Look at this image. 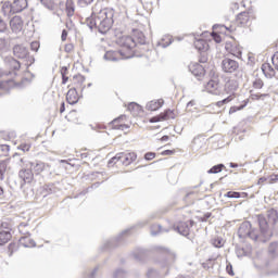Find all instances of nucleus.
<instances>
[{"label":"nucleus","mask_w":278,"mask_h":278,"mask_svg":"<svg viewBox=\"0 0 278 278\" xmlns=\"http://www.w3.org/2000/svg\"><path fill=\"white\" fill-rule=\"evenodd\" d=\"M258 227L260 231L253 229L251 222H243L238 229V236L243 239L250 238V240L254 242H268V239L273 238V231L268 228L266 217L262 215L258 216Z\"/></svg>","instance_id":"1"},{"label":"nucleus","mask_w":278,"mask_h":278,"mask_svg":"<svg viewBox=\"0 0 278 278\" xmlns=\"http://www.w3.org/2000/svg\"><path fill=\"white\" fill-rule=\"evenodd\" d=\"M86 23L90 29H98L100 34H108L114 25V10L102 9L97 15L87 17Z\"/></svg>","instance_id":"2"},{"label":"nucleus","mask_w":278,"mask_h":278,"mask_svg":"<svg viewBox=\"0 0 278 278\" xmlns=\"http://www.w3.org/2000/svg\"><path fill=\"white\" fill-rule=\"evenodd\" d=\"M27 0L5 1L1 5V12L3 16H12V14H18L23 12V10H27Z\"/></svg>","instance_id":"3"},{"label":"nucleus","mask_w":278,"mask_h":278,"mask_svg":"<svg viewBox=\"0 0 278 278\" xmlns=\"http://www.w3.org/2000/svg\"><path fill=\"white\" fill-rule=\"evenodd\" d=\"M137 157L136 152H119L109 161V166H114L117 162H121L123 166H129V164L136 162Z\"/></svg>","instance_id":"4"},{"label":"nucleus","mask_w":278,"mask_h":278,"mask_svg":"<svg viewBox=\"0 0 278 278\" xmlns=\"http://www.w3.org/2000/svg\"><path fill=\"white\" fill-rule=\"evenodd\" d=\"M13 55L18 60H24L25 66H31L36 59L33 55H29V50L23 45H16L13 47Z\"/></svg>","instance_id":"5"},{"label":"nucleus","mask_w":278,"mask_h":278,"mask_svg":"<svg viewBox=\"0 0 278 278\" xmlns=\"http://www.w3.org/2000/svg\"><path fill=\"white\" fill-rule=\"evenodd\" d=\"M222 71H224V73H237L238 77H242V72L240 71V63L229 58L223 59Z\"/></svg>","instance_id":"6"},{"label":"nucleus","mask_w":278,"mask_h":278,"mask_svg":"<svg viewBox=\"0 0 278 278\" xmlns=\"http://www.w3.org/2000/svg\"><path fill=\"white\" fill-rule=\"evenodd\" d=\"M225 49L227 53H230V55H233L235 58H242V47H240L238 42L233 40L226 41Z\"/></svg>","instance_id":"7"},{"label":"nucleus","mask_w":278,"mask_h":278,"mask_svg":"<svg viewBox=\"0 0 278 278\" xmlns=\"http://www.w3.org/2000/svg\"><path fill=\"white\" fill-rule=\"evenodd\" d=\"M117 45L124 49L131 50L136 48V39L131 36H122L117 39Z\"/></svg>","instance_id":"8"},{"label":"nucleus","mask_w":278,"mask_h":278,"mask_svg":"<svg viewBox=\"0 0 278 278\" xmlns=\"http://www.w3.org/2000/svg\"><path fill=\"white\" fill-rule=\"evenodd\" d=\"M20 179H22L23 184L21 185V188H23L24 184H31L34 181V172L31 169H22L18 173Z\"/></svg>","instance_id":"9"},{"label":"nucleus","mask_w":278,"mask_h":278,"mask_svg":"<svg viewBox=\"0 0 278 278\" xmlns=\"http://www.w3.org/2000/svg\"><path fill=\"white\" fill-rule=\"evenodd\" d=\"M192 225H194L193 220L180 222L176 229L180 236H190V227H192Z\"/></svg>","instance_id":"10"},{"label":"nucleus","mask_w":278,"mask_h":278,"mask_svg":"<svg viewBox=\"0 0 278 278\" xmlns=\"http://www.w3.org/2000/svg\"><path fill=\"white\" fill-rule=\"evenodd\" d=\"M23 18L21 16H14L10 21V27L14 34H20V31H23Z\"/></svg>","instance_id":"11"},{"label":"nucleus","mask_w":278,"mask_h":278,"mask_svg":"<svg viewBox=\"0 0 278 278\" xmlns=\"http://www.w3.org/2000/svg\"><path fill=\"white\" fill-rule=\"evenodd\" d=\"M189 71L194 75V77H198V79H201L205 75V67L199 63H192L189 65Z\"/></svg>","instance_id":"12"},{"label":"nucleus","mask_w":278,"mask_h":278,"mask_svg":"<svg viewBox=\"0 0 278 278\" xmlns=\"http://www.w3.org/2000/svg\"><path fill=\"white\" fill-rule=\"evenodd\" d=\"M177 262V254L175 252H168L165 260L161 263L162 268H170Z\"/></svg>","instance_id":"13"},{"label":"nucleus","mask_w":278,"mask_h":278,"mask_svg":"<svg viewBox=\"0 0 278 278\" xmlns=\"http://www.w3.org/2000/svg\"><path fill=\"white\" fill-rule=\"evenodd\" d=\"M238 80L230 79L225 84L224 90L229 97H233L236 94V90H238Z\"/></svg>","instance_id":"14"},{"label":"nucleus","mask_w":278,"mask_h":278,"mask_svg":"<svg viewBox=\"0 0 278 278\" xmlns=\"http://www.w3.org/2000/svg\"><path fill=\"white\" fill-rule=\"evenodd\" d=\"M205 88H206L207 92H210L211 94H220V91L218 90V88H220V85L218 84L217 80L211 79L206 84Z\"/></svg>","instance_id":"15"},{"label":"nucleus","mask_w":278,"mask_h":278,"mask_svg":"<svg viewBox=\"0 0 278 278\" xmlns=\"http://www.w3.org/2000/svg\"><path fill=\"white\" fill-rule=\"evenodd\" d=\"M29 168H31L34 170V173H36V175H40V173H42L43 170H47V168H49V165L37 161L36 163H29Z\"/></svg>","instance_id":"16"},{"label":"nucleus","mask_w":278,"mask_h":278,"mask_svg":"<svg viewBox=\"0 0 278 278\" xmlns=\"http://www.w3.org/2000/svg\"><path fill=\"white\" fill-rule=\"evenodd\" d=\"M20 244L25 249H33V247H36V241L29 235H26L21 237Z\"/></svg>","instance_id":"17"},{"label":"nucleus","mask_w":278,"mask_h":278,"mask_svg":"<svg viewBox=\"0 0 278 278\" xmlns=\"http://www.w3.org/2000/svg\"><path fill=\"white\" fill-rule=\"evenodd\" d=\"M66 101L70 105H75L79 99L77 98V89H70L66 94Z\"/></svg>","instance_id":"18"},{"label":"nucleus","mask_w":278,"mask_h":278,"mask_svg":"<svg viewBox=\"0 0 278 278\" xmlns=\"http://www.w3.org/2000/svg\"><path fill=\"white\" fill-rule=\"evenodd\" d=\"M164 105V100H152L147 104V110L150 112H156V110H160Z\"/></svg>","instance_id":"19"},{"label":"nucleus","mask_w":278,"mask_h":278,"mask_svg":"<svg viewBox=\"0 0 278 278\" xmlns=\"http://www.w3.org/2000/svg\"><path fill=\"white\" fill-rule=\"evenodd\" d=\"M262 71L267 79H273V77H275V68H273L270 64L264 63L262 65Z\"/></svg>","instance_id":"20"},{"label":"nucleus","mask_w":278,"mask_h":278,"mask_svg":"<svg viewBox=\"0 0 278 278\" xmlns=\"http://www.w3.org/2000/svg\"><path fill=\"white\" fill-rule=\"evenodd\" d=\"M136 45H146L147 38L144 37V33L138 29L134 30V37Z\"/></svg>","instance_id":"21"},{"label":"nucleus","mask_w":278,"mask_h":278,"mask_svg":"<svg viewBox=\"0 0 278 278\" xmlns=\"http://www.w3.org/2000/svg\"><path fill=\"white\" fill-rule=\"evenodd\" d=\"M194 47H195V49H198V51H201V53H202L203 51H207V48L210 46L207 45L206 40H204V39H197L194 41Z\"/></svg>","instance_id":"22"},{"label":"nucleus","mask_w":278,"mask_h":278,"mask_svg":"<svg viewBox=\"0 0 278 278\" xmlns=\"http://www.w3.org/2000/svg\"><path fill=\"white\" fill-rule=\"evenodd\" d=\"M151 236H160V233L168 232V229H163L162 225L153 224L150 228Z\"/></svg>","instance_id":"23"},{"label":"nucleus","mask_w":278,"mask_h":278,"mask_svg":"<svg viewBox=\"0 0 278 278\" xmlns=\"http://www.w3.org/2000/svg\"><path fill=\"white\" fill-rule=\"evenodd\" d=\"M10 240H12V233L10 231L0 232V247H3V244H8Z\"/></svg>","instance_id":"24"},{"label":"nucleus","mask_w":278,"mask_h":278,"mask_svg":"<svg viewBox=\"0 0 278 278\" xmlns=\"http://www.w3.org/2000/svg\"><path fill=\"white\" fill-rule=\"evenodd\" d=\"M267 218H268V223H271V225H277V220H278L277 211L274 208L267 211Z\"/></svg>","instance_id":"25"},{"label":"nucleus","mask_w":278,"mask_h":278,"mask_svg":"<svg viewBox=\"0 0 278 278\" xmlns=\"http://www.w3.org/2000/svg\"><path fill=\"white\" fill-rule=\"evenodd\" d=\"M65 8H66L67 16L68 17L74 16V14H75V2H73V0H66Z\"/></svg>","instance_id":"26"},{"label":"nucleus","mask_w":278,"mask_h":278,"mask_svg":"<svg viewBox=\"0 0 278 278\" xmlns=\"http://www.w3.org/2000/svg\"><path fill=\"white\" fill-rule=\"evenodd\" d=\"M237 23L239 25H247L249 23V13L247 12H241L237 16Z\"/></svg>","instance_id":"27"},{"label":"nucleus","mask_w":278,"mask_h":278,"mask_svg":"<svg viewBox=\"0 0 278 278\" xmlns=\"http://www.w3.org/2000/svg\"><path fill=\"white\" fill-rule=\"evenodd\" d=\"M118 53L114 52V51H106L104 54V60H106L108 62H117L118 61Z\"/></svg>","instance_id":"28"},{"label":"nucleus","mask_w":278,"mask_h":278,"mask_svg":"<svg viewBox=\"0 0 278 278\" xmlns=\"http://www.w3.org/2000/svg\"><path fill=\"white\" fill-rule=\"evenodd\" d=\"M223 168H225V164L220 163L213 166L211 169L207 170L208 175H218V173H223Z\"/></svg>","instance_id":"29"},{"label":"nucleus","mask_w":278,"mask_h":278,"mask_svg":"<svg viewBox=\"0 0 278 278\" xmlns=\"http://www.w3.org/2000/svg\"><path fill=\"white\" fill-rule=\"evenodd\" d=\"M122 118H125V116L121 115L119 117L112 121L113 129H121L123 131V129L127 127L125 124H116V123H121Z\"/></svg>","instance_id":"30"},{"label":"nucleus","mask_w":278,"mask_h":278,"mask_svg":"<svg viewBox=\"0 0 278 278\" xmlns=\"http://www.w3.org/2000/svg\"><path fill=\"white\" fill-rule=\"evenodd\" d=\"M53 192H55V185L49 184L43 186V189H42L43 197H47V194H53Z\"/></svg>","instance_id":"31"},{"label":"nucleus","mask_w":278,"mask_h":278,"mask_svg":"<svg viewBox=\"0 0 278 278\" xmlns=\"http://www.w3.org/2000/svg\"><path fill=\"white\" fill-rule=\"evenodd\" d=\"M161 118L163 121H169V118H175V111L166 110L164 113H161Z\"/></svg>","instance_id":"32"},{"label":"nucleus","mask_w":278,"mask_h":278,"mask_svg":"<svg viewBox=\"0 0 278 278\" xmlns=\"http://www.w3.org/2000/svg\"><path fill=\"white\" fill-rule=\"evenodd\" d=\"M253 88H255L256 90H262V88H264V80H262V78L256 77L253 83Z\"/></svg>","instance_id":"33"},{"label":"nucleus","mask_w":278,"mask_h":278,"mask_svg":"<svg viewBox=\"0 0 278 278\" xmlns=\"http://www.w3.org/2000/svg\"><path fill=\"white\" fill-rule=\"evenodd\" d=\"M26 227H29V225H27L25 223L20 224L18 231H20V233H22V236H29V230L26 229Z\"/></svg>","instance_id":"34"},{"label":"nucleus","mask_w":278,"mask_h":278,"mask_svg":"<svg viewBox=\"0 0 278 278\" xmlns=\"http://www.w3.org/2000/svg\"><path fill=\"white\" fill-rule=\"evenodd\" d=\"M128 111L131 112L132 114H136V112H140V106L136 102H131L128 104Z\"/></svg>","instance_id":"35"},{"label":"nucleus","mask_w":278,"mask_h":278,"mask_svg":"<svg viewBox=\"0 0 278 278\" xmlns=\"http://www.w3.org/2000/svg\"><path fill=\"white\" fill-rule=\"evenodd\" d=\"M18 247L16 245V243L12 242L9 244L8 247V255L9 257H12V255H14V252L17 251Z\"/></svg>","instance_id":"36"},{"label":"nucleus","mask_w":278,"mask_h":278,"mask_svg":"<svg viewBox=\"0 0 278 278\" xmlns=\"http://www.w3.org/2000/svg\"><path fill=\"white\" fill-rule=\"evenodd\" d=\"M10 29L8 28V23L0 17V34H8Z\"/></svg>","instance_id":"37"},{"label":"nucleus","mask_w":278,"mask_h":278,"mask_svg":"<svg viewBox=\"0 0 278 278\" xmlns=\"http://www.w3.org/2000/svg\"><path fill=\"white\" fill-rule=\"evenodd\" d=\"M125 277H127V271H125L124 269H117L113 274V278H125Z\"/></svg>","instance_id":"38"},{"label":"nucleus","mask_w":278,"mask_h":278,"mask_svg":"<svg viewBox=\"0 0 278 278\" xmlns=\"http://www.w3.org/2000/svg\"><path fill=\"white\" fill-rule=\"evenodd\" d=\"M224 197L227 199H240V192L228 191Z\"/></svg>","instance_id":"39"},{"label":"nucleus","mask_w":278,"mask_h":278,"mask_svg":"<svg viewBox=\"0 0 278 278\" xmlns=\"http://www.w3.org/2000/svg\"><path fill=\"white\" fill-rule=\"evenodd\" d=\"M199 62H200V64H205L207 62V52L206 51L200 52Z\"/></svg>","instance_id":"40"},{"label":"nucleus","mask_w":278,"mask_h":278,"mask_svg":"<svg viewBox=\"0 0 278 278\" xmlns=\"http://www.w3.org/2000/svg\"><path fill=\"white\" fill-rule=\"evenodd\" d=\"M225 244V241L220 238H216L213 240V247L216 249H220Z\"/></svg>","instance_id":"41"},{"label":"nucleus","mask_w":278,"mask_h":278,"mask_svg":"<svg viewBox=\"0 0 278 278\" xmlns=\"http://www.w3.org/2000/svg\"><path fill=\"white\" fill-rule=\"evenodd\" d=\"M48 10H53V0H40Z\"/></svg>","instance_id":"42"},{"label":"nucleus","mask_w":278,"mask_h":278,"mask_svg":"<svg viewBox=\"0 0 278 278\" xmlns=\"http://www.w3.org/2000/svg\"><path fill=\"white\" fill-rule=\"evenodd\" d=\"M94 0H78L79 8H87V5H90Z\"/></svg>","instance_id":"43"},{"label":"nucleus","mask_w":278,"mask_h":278,"mask_svg":"<svg viewBox=\"0 0 278 278\" xmlns=\"http://www.w3.org/2000/svg\"><path fill=\"white\" fill-rule=\"evenodd\" d=\"M273 65L275 66L276 71H278V52H276L271 58Z\"/></svg>","instance_id":"44"},{"label":"nucleus","mask_w":278,"mask_h":278,"mask_svg":"<svg viewBox=\"0 0 278 278\" xmlns=\"http://www.w3.org/2000/svg\"><path fill=\"white\" fill-rule=\"evenodd\" d=\"M30 49H31V51L38 52V49H40V42H38V41H33V42L30 43Z\"/></svg>","instance_id":"45"},{"label":"nucleus","mask_w":278,"mask_h":278,"mask_svg":"<svg viewBox=\"0 0 278 278\" xmlns=\"http://www.w3.org/2000/svg\"><path fill=\"white\" fill-rule=\"evenodd\" d=\"M239 110H244V105L231 106L229 110V114H236V112H239Z\"/></svg>","instance_id":"46"},{"label":"nucleus","mask_w":278,"mask_h":278,"mask_svg":"<svg viewBox=\"0 0 278 278\" xmlns=\"http://www.w3.org/2000/svg\"><path fill=\"white\" fill-rule=\"evenodd\" d=\"M155 157V152H148L144 154V160H147L148 162H151V160H154Z\"/></svg>","instance_id":"47"},{"label":"nucleus","mask_w":278,"mask_h":278,"mask_svg":"<svg viewBox=\"0 0 278 278\" xmlns=\"http://www.w3.org/2000/svg\"><path fill=\"white\" fill-rule=\"evenodd\" d=\"M226 271L228 273V275H230V277H233V266L231 265V263H229L227 266H226Z\"/></svg>","instance_id":"48"},{"label":"nucleus","mask_w":278,"mask_h":278,"mask_svg":"<svg viewBox=\"0 0 278 278\" xmlns=\"http://www.w3.org/2000/svg\"><path fill=\"white\" fill-rule=\"evenodd\" d=\"M277 248H278V243L277 242H274L269 245V253H276L277 251Z\"/></svg>","instance_id":"49"},{"label":"nucleus","mask_w":278,"mask_h":278,"mask_svg":"<svg viewBox=\"0 0 278 278\" xmlns=\"http://www.w3.org/2000/svg\"><path fill=\"white\" fill-rule=\"evenodd\" d=\"M155 275H157V270H155V269H153V268L149 269L148 273H147V276H148L149 278H154Z\"/></svg>","instance_id":"50"},{"label":"nucleus","mask_w":278,"mask_h":278,"mask_svg":"<svg viewBox=\"0 0 278 278\" xmlns=\"http://www.w3.org/2000/svg\"><path fill=\"white\" fill-rule=\"evenodd\" d=\"M73 49H75V46H73V43L65 45V52L66 53L73 52Z\"/></svg>","instance_id":"51"},{"label":"nucleus","mask_w":278,"mask_h":278,"mask_svg":"<svg viewBox=\"0 0 278 278\" xmlns=\"http://www.w3.org/2000/svg\"><path fill=\"white\" fill-rule=\"evenodd\" d=\"M213 40H215L217 43L223 42V38L216 33H213Z\"/></svg>","instance_id":"52"},{"label":"nucleus","mask_w":278,"mask_h":278,"mask_svg":"<svg viewBox=\"0 0 278 278\" xmlns=\"http://www.w3.org/2000/svg\"><path fill=\"white\" fill-rule=\"evenodd\" d=\"M160 121H164L162 119V114H160L159 116H154L150 119V123H160Z\"/></svg>","instance_id":"53"},{"label":"nucleus","mask_w":278,"mask_h":278,"mask_svg":"<svg viewBox=\"0 0 278 278\" xmlns=\"http://www.w3.org/2000/svg\"><path fill=\"white\" fill-rule=\"evenodd\" d=\"M66 38H68V31H66V29H63L61 35L62 42L66 41Z\"/></svg>","instance_id":"54"},{"label":"nucleus","mask_w":278,"mask_h":278,"mask_svg":"<svg viewBox=\"0 0 278 278\" xmlns=\"http://www.w3.org/2000/svg\"><path fill=\"white\" fill-rule=\"evenodd\" d=\"M14 71H18L21 68V63L16 60L12 62Z\"/></svg>","instance_id":"55"},{"label":"nucleus","mask_w":278,"mask_h":278,"mask_svg":"<svg viewBox=\"0 0 278 278\" xmlns=\"http://www.w3.org/2000/svg\"><path fill=\"white\" fill-rule=\"evenodd\" d=\"M277 181H278V174H273L270 176V182L271 184H277Z\"/></svg>","instance_id":"56"},{"label":"nucleus","mask_w":278,"mask_h":278,"mask_svg":"<svg viewBox=\"0 0 278 278\" xmlns=\"http://www.w3.org/2000/svg\"><path fill=\"white\" fill-rule=\"evenodd\" d=\"M232 99L233 98L231 96H229L226 99L222 100V103H224V105H225L226 103H229L230 101H232Z\"/></svg>","instance_id":"57"},{"label":"nucleus","mask_w":278,"mask_h":278,"mask_svg":"<svg viewBox=\"0 0 278 278\" xmlns=\"http://www.w3.org/2000/svg\"><path fill=\"white\" fill-rule=\"evenodd\" d=\"M126 233H129V229L122 231V233L117 237V240H121V238H123V236H126Z\"/></svg>","instance_id":"58"},{"label":"nucleus","mask_w":278,"mask_h":278,"mask_svg":"<svg viewBox=\"0 0 278 278\" xmlns=\"http://www.w3.org/2000/svg\"><path fill=\"white\" fill-rule=\"evenodd\" d=\"M262 97H268V94L266 93H263V94H254L253 98L258 100V99H262Z\"/></svg>","instance_id":"59"},{"label":"nucleus","mask_w":278,"mask_h":278,"mask_svg":"<svg viewBox=\"0 0 278 278\" xmlns=\"http://www.w3.org/2000/svg\"><path fill=\"white\" fill-rule=\"evenodd\" d=\"M193 105H197V102H194V100H191L187 103V108H193Z\"/></svg>","instance_id":"60"},{"label":"nucleus","mask_w":278,"mask_h":278,"mask_svg":"<svg viewBox=\"0 0 278 278\" xmlns=\"http://www.w3.org/2000/svg\"><path fill=\"white\" fill-rule=\"evenodd\" d=\"M66 73H68V68L67 67H62L61 68V75L64 76V75H66Z\"/></svg>","instance_id":"61"},{"label":"nucleus","mask_w":278,"mask_h":278,"mask_svg":"<svg viewBox=\"0 0 278 278\" xmlns=\"http://www.w3.org/2000/svg\"><path fill=\"white\" fill-rule=\"evenodd\" d=\"M20 149H21L22 151H29V146L24 144V146H21Z\"/></svg>","instance_id":"62"},{"label":"nucleus","mask_w":278,"mask_h":278,"mask_svg":"<svg viewBox=\"0 0 278 278\" xmlns=\"http://www.w3.org/2000/svg\"><path fill=\"white\" fill-rule=\"evenodd\" d=\"M66 81H68V76L63 75L62 76V84H66Z\"/></svg>","instance_id":"63"},{"label":"nucleus","mask_w":278,"mask_h":278,"mask_svg":"<svg viewBox=\"0 0 278 278\" xmlns=\"http://www.w3.org/2000/svg\"><path fill=\"white\" fill-rule=\"evenodd\" d=\"M163 155H173V151L172 150H165L163 152Z\"/></svg>","instance_id":"64"}]
</instances>
